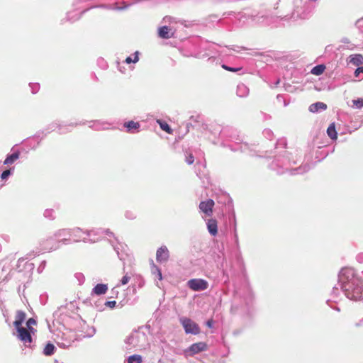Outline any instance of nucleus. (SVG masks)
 I'll return each mask as SVG.
<instances>
[{
  "label": "nucleus",
  "mask_w": 363,
  "mask_h": 363,
  "mask_svg": "<svg viewBox=\"0 0 363 363\" xmlns=\"http://www.w3.org/2000/svg\"><path fill=\"white\" fill-rule=\"evenodd\" d=\"M340 279L348 298L354 301L363 300V283L361 279L354 277L353 273L349 270L342 271Z\"/></svg>",
  "instance_id": "nucleus-1"
},
{
  "label": "nucleus",
  "mask_w": 363,
  "mask_h": 363,
  "mask_svg": "<svg viewBox=\"0 0 363 363\" xmlns=\"http://www.w3.org/2000/svg\"><path fill=\"white\" fill-rule=\"evenodd\" d=\"M180 323H182L185 333L186 334L198 335L200 333V328L197 323L194 322L192 320L188 318H180Z\"/></svg>",
  "instance_id": "nucleus-2"
},
{
  "label": "nucleus",
  "mask_w": 363,
  "mask_h": 363,
  "mask_svg": "<svg viewBox=\"0 0 363 363\" xmlns=\"http://www.w3.org/2000/svg\"><path fill=\"white\" fill-rule=\"evenodd\" d=\"M17 330V337L18 338L23 342V344L27 346L28 344L30 345L32 342V337L31 334H33L32 332L28 328H25L23 326H21L19 328H16Z\"/></svg>",
  "instance_id": "nucleus-3"
},
{
  "label": "nucleus",
  "mask_w": 363,
  "mask_h": 363,
  "mask_svg": "<svg viewBox=\"0 0 363 363\" xmlns=\"http://www.w3.org/2000/svg\"><path fill=\"white\" fill-rule=\"evenodd\" d=\"M187 284L193 291H203L206 289L208 286L206 281L201 279H192L188 281Z\"/></svg>",
  "instance_id": "nucleus-4"
},
{
  "label": "nucleus",
  "mask_w": 363,
  "mask_h": 363,
  "mask_svg": "<svg viewBox=\"0 0 363 363\" xmlns=\"http://www.w3.org/2000/svg\"><path fill=\"white\" fill-rule=\"evenodd\" d=\"M215 202L213 199H208L205 201H201L199 203V209L207 216H211L213 214V208L214 207Z\"/></svg>",
  "instance_id": "nucleus-5"
},
{
  "label": "nucleus",
  "mask_w": 363,
  "mask_h": 363,
  "mask_svg": "<svg viewBox=\"0 0 363 363\" xmlns=\"http://www.w3.org/2000/svg\"><path fill=\"white\" fill-rule=\"evenodd\" d=\"M208 349L207 344L203 342H199L192 344L186 352L189 353V355H194L201 352L206 351Z\"/></svg>",
  "instance_id": "nucleus-6"
},
{
  "label": "nucleus",
  "mask_w": 363,
  "mask_h": 363,
  "mask_svg": "<svg viewBox=\"0 0 363 363\" xmlns=\"http://www.w3.org/2000/svg\"><path fill=\"white\" fill-rule=\"evenodd\" d=\"M169 258V252L166 246L160 247L156 252V259L158 262H167Z\"/></svg>",
  "instance_id": "nucleus-7"
},
{
  "label": "nucleus",
  "mask_w": 363,
  "mask_h": 363,
  "mask_svg": "<svg viewBox=\"0 0 363 363\" xmlns=\"http://www.w3.org/2000/svg\"><path fill=\"white\" fill-rule=\"evenodd\" d=\"M158 35L163 39H169L172 38L175 33V29L164 26L158 28Z\"/></svg>",
  "instance_id": "nucleus-8"
},
{
  "label": "nucleus",
  "mask_w": 363,
  "mask_h": 363,
  "mask_svg": "<svg viewBox=\"0 0 363 363\" xmlns=\"http://www.w3.org/2000/svg\"><path fill=\"white\" fill-rule=\"evenodd\" d=\"M206 224L209 233L213 236H216L218 233L217 220L216 219L211 218L208 220Z\"/></svg>",
  "instance_id": "nucleus-9"
},
{
  "label": "nucleus",
  "mask_w": 363,
  "mask_h": 363,
  "mask_svg": "<svg viewBox=\"0 0 363 363\" xmlns=\"http://www.w3.org/2000/svg\"><path fill=\"white\" fill-rule=\"evenodd\" d=\"M26 317V314L25 312L22 311H18L16 313L15 320L13 322V325L15 328H19L22 326V323L25 320Z\"/></svg>",
  "instance_id": "nucleus-10"
},
{
  "label": "nucleus",
  "mask_w": 363,
  "mask_h": 363,
  "mask_svg": "<svg viewBox=\"0 0 363 363\" xmlns=\"http://www.w3.org/2000/svg\"><path fill=\"white\" fill-rule=\"evenodd\" d=\"M108 290V286L106 284H98L95 286V287L93 289V294L96 295H102L105 294Z\"/></svg>",
  "instance_id": "nucleus-11"
},
{
  "label": "nucleus",
  "mask_w": 363,
  "mask_h": 363,
  "mask_svg": "<svg viewBox=\"0 0 363 363\" xmlns=\"http://www.w3.org/2000/svg\"><path fill=\"white\" fill-rule=\"evenodd\" d=\"M350 62L355 66L363 64V55L360 54L351 55L350 56Z\"/></svg>",
  "instance_id": "nucleus-12"
},
{
  "label": "nucleus",
  "mask_w": 363,
  "mask_h": 363,
  "mask_svg": "<svg viewBox=\"0 0 363 363\" xmlns=\"http://www.w3.org/2000/svg\"><path fill=\"white\" fill-rule=\"evenodd\" d=\"M327 105L323 102H316L309 106V111L312 113L318 112L319 110H325Z\"/></svg>",
  "instance_id": "nucleus-13"
},
{
  "label": "nucleus",
  "mask_w": 363,
  "mask_h": 363,
  "mask_svg": "<svg viewBox=\"0 0 363 363\" xmlns=\"http://www.w3.org/2000/svg\"><path fill=\"white\" fill-rule=\"evenodd\" d=\"M124 126L127 128V131L129 133H134V130H138L140 128V123L133 121H128L124 123Z\"/></svg>",
  "instance_id": "nucleus-14"
},
{
  "label": "nucleus",
  "mask_w": 363,
  "mask_h": 363,
  "mask_svg": "<svg viewBox=\"0 0 363 363\" xmlns=\"http://www.w3.org/2000/svg\"><path fill=\"white\" fill-rule=\"evenodd\" d=\"M20 152L16 151L9 155L4 160L5 164H11L19 158Z\"/></svg>",
  "instance_id": "nucleus-15"
},
{
  "label": "nucleus",
  "mask_w": 363,
  "mask_h": 363,
  "mask_svg": "<svg viewBox=\"0 0 363 363\" xmlns=\"http://www.w3.org/2000/svg\"><path fill=\"white\" fill-rule=\"evenodd\" d=\"M327 133L331 139H337V132L335 123H331L327 129Z\"/></svg>",
  "instance_id": "nucleus-16"
},
{
  "label": "nucleus",
  "mask_w": 363,
  "mask_h": 363,
  "mask_svg": "<svg viewBox=\"0 0 363 363\" xmlns=\"http://www.w3.org/2000/svg\"><path fill=\"white\" fill-rule=\"evenodd\" d=\"M325 66L323 65H316L312 69H311V73L314 75H320L323 73V72L325 71Z\"/></svg>",
  "instance_id": "nucleus-17"
},
{
  "label": "nucleus",
  "mask_w": 363,
  "mask_h": 363,
  "mask_svg": "<svg viewBox=\"0 0 363 363\" xmlns=\"http://www.w3.org/2000/svg\"><path fill=\"white\" fill-rule=\"evenodd\" d=\"M55 350V347L53 344L48 343L43 350V354L46 356L52 355L54 353Z\"/></svg>",
  "instance_id": "nucleus-18"
},
{
  "label": "nucleus",
  "mask_w": 363,
  "mask_h": 363,
  "mask_svg": "<svg viewBox=\"0 0 363 363\" xmlns=\"http://www.w3.org/2000/svg\"><path fill=\"white\" fill-rule=\"evenodd\" d=\"M157 123H159L160 128L162 130L165 131L166 133H167L169 134H172L173 130L170 128V126L167 124V123H166L164 121H162L161 120H157Z\"/></svg>",
  "instance_id": "nucleus-19"
},
{
  "label": "nucleus",
  "mask_w": 363,
  "mask_h": 363,
  "mask_svg": "<svg viewBox=\"0 0 363 363\" xmlns=\"http://www.w3.org/2000/svg\"><path fill=\"white\" fill-rule=\"evenodd\" d=\"M142 357L139 354H133L128 357V363H142Z\"/></svg>",
  "instance_id": "nucleus-20"
},
{
  "label": "nucleus",
  "mask_w": 363,
  "mask_h": 363,
  "mask_svg": "<svg viewBox=\"0 0 363 363\" xmlns=\"http://www.w3.org/2000/svg\"><path fill=\"white\" fill-rule=\"evenodd\" d=\"M36 324V320L33 318H29L26 322V325L28 328L30 330V332L33 333V334H35V333L36 332V330L33 328V326L35 325Z\"/></svg>",
  "instance_id": "nucleus-21"
},
{
  "label": "nucleus",
  "mask_w": 363,
  "mask_h": 363,
  "mask_svg": "<svg viewBox=\"0 0 363 363\" xmlns=\"http://www.w3.org/2000/svg\"><path fill=\"white\" fill-rule=\"evenodd\" d=\"M151 265H152V272L153 274H157V278L160 280H162V272H161L160 269L158 268L157 266L155 265V264L153 262V261H152Z\"/></svg>",
  "instance_id": "nucleus-22"
},
{
  "label": "nucleus",
  "mask_w": 363,
  "mask_h": 363,
  "mask_svg": "<svg viewBox=\"0 0 363 363\" xmlns=\"http://www.w3.org/2000/svg\"><path fill=\"white\" fill-rule=\"evenodd\" d=\"M353 106L357 108L363 107V99H357L352 101Z\"/></svg>",
  "instance_id": "nucleus-23"
},
{
  "label": "nucleus",
  "mask_w": 363,
  "mask_h": 363,
  "mask_svg": "<svg viewBox=\"0 0 363 363\" xmlns=\"http://www.w3.org/2000/svg\"><path fill=\"white\" fill-rule=\"evenodd\" d=\"M163 21L166 23H169V24L173 23H177V21H175V19L173 17L169 16H165L163 18Z\"/></svg>",
  "instance_id": "nucleus-24"
},
{
  "label": "nucleus",
  "mask_w": 363,
  "mask_h": 363,
  "mask_svg": "<svg viewBox=\"0 0 363 363\" xmlns=\"http://www.w3.org/2000/svg\"><path fill=\"white\" fill-rule=\"evenodd\" d=\"M186 162L189 164H192L194 162V157L191 153L188 154V155L186 157Z\"/></svg>",
  "instance_id": "nucleus-25"
},
{
  "label": "nucleus",
  "mask_w": 363,
  "mask_h": 363,
  "mask_svg": "<svg viewBox=\"0 0 363 363\" xmlns=\"http://www.w3.org/2000/svg\"><path fill=\"white\" fill-rule=\"evenodd\" d=\"M139 60V57L138 56V55L136 54V55L135 56V58L133 60L130 57H128L126 59H125V62L128 63V64H130L131 62H137Z\"/></svg>",
  "instance_id": "nucleus-26"
},
{
  "label": "nucleus",
  "mask_w": 363,
  "mask_h": 363,
  "mask_svg": "<svg viewBox=\"0 0 363 363\" xmlns=\"http://www.w3.org/2000/svg\"><path fill=\"white\" fill-rule=\"evenodd\" d=\"M222 67L225 69V70H228V71H230V72H237V71H239L241 69V68H233V67H230L225 65H222Z\"/></svg>",
  "instance_id": "nucleus-27"
},
{
  "label": "nucleus",
  "mask_w": 363,
  "mask_h": 363,
  "mask_svg": "<svg viewBox=\"0 0 363 363\" xmlns=\"http://www.w3.org/2000/svg\"><path fill=\"white\" fill-rule=\"evenodd\" d=\"M11 174V171L9 169L5 170L2 172L1 175V179L4 180L8 178V177Z\"/></svg>",
  "instance_id": "nucleus-28"
},
{
  "label": "nucleus",
  "mask_w": 363,
  "mask_h": 363,
  "mask_svg": "<svg viewBox=\"0 0 363 363\" xmlns=\"http://www.w3.org/2000/svg\"><path fill=\"white\" fill-rule=\"evenodd\" d=\"M130 279V277L128 275L126 274V275L123 277V278L121 279V284L123 285H125V284H128L129 282Z\"/></svg>",
  "instance_id": "nucleus-29"
},
{
  "label": "nucleus",
  "mask_w": 363,
  "mask_h": 363,
  "mask_svg": "<svg viewBox=\"0 0 363 363\" xmlns=\"http://www.w3.org/2000/svg\"><path fill=\"white\" fill-rule=\"evenodd\" d=\"M362 73V69H360V67H358L355 71H354V77H359V74Z\"/></svg>",
  "instance_id": "nucleus-30"
},
{
  "label": "nucleus",
  "mask_w": 363,
  "mask_h": 363,
  "mask_svg": "<svg viewBox=\"0 0 363 363\" xmlns=\"http://www.w3.org/2000/svg\"><path fill=\"white\" fill-rule=\"evenodd\" d=\"M206 325L208 327L211 328L213 326V320H208Z\"/></svg>",
  "instance_id": "nucleus-31"
},
{
  "label": "nucleus",
  "mask_w": 363,
  "mask_h": 363,
  "mask_svg": "<svg viewBox=\"0 0 363 363\" xmlns=\"http://www.w3.org/2000/svg\"><path fill=\"white\" fill-rule=\"evenodd\" d=\"M108 303L109 306H114L116 305V301H109V302H108Z\"/></svg>",
  "instance_id": "nucleus-32"
},
{
  "label": "nucleus",
  "mask_w": 363,
  "mask_h": 363,
  "mask_svg": "<svg viewBox=\"0 0 363 363\" xmlns=\"http://www.w3.org/2000/svg\"><path fill=\"white\" fill-rule=\"evenodd\" d=\"M63 231H65V230H60V231L57 233V235H58V236H61V235H62V233Z\"/></svg>",
  "instance_id": "nucleus-33"
},
{
  "label": "nucleus",
  "mask_w": 363,
  "mask_h": 363,
  "mask_svg": "<svg viewBox=\"0 0 363 363\" xmlns=\"http://www.w3.org/2000/svg\"><path fill=\"white\" fill-rule=\"evenodd\" d=\"M360 69H362V73H363V67H360Z\"/></svg>",
  "instance_id": "nucleus-34"
}]
</instances>
